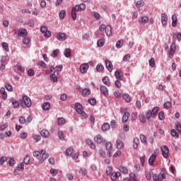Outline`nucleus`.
<instances>
[{
  "label": "nucleus",
  "instance_id": "1",
  "mask_svg": "<svg viewBox=\"0 0 181 181\" xmlns=\"http://www.w3.org/2000/svg\"><path fill=\"white\" fill-rule=\"evenodd\" d=\"M33 157L38 159L40 163H43L49 158V154L46 153L45 150H41V151H34Z\"/></svg>",
  "mask_w": 181,
  "mask_h": 181
},
{
  "label": "nucleus",
  "instance_id": "2",
  "mask_svg": "<svg viewBox=\"0 0 181 181\" xmlns=\"http://www.w3.org/2000/svg\"><path fill=\"white\" fill-rule=\"evenodd\" d=\"M20 105L22 108H25V107L29 108V107L32 106V101L30 100V98H29V96L23 95L22 99L20 100Z\"/></svg>",
  "mask_w": 181,
  "mask_h": 181
},
{
  "label": "nucleus",
  "instance_id": "3",
  "mask_svg": "<svg viewBox=\"0 0 181 181\" xmlns=\"http://www.w3.org/2000/svg\"><path fill=\"white\" fill-rule=\"evenodd\" d=\"M158 155H159V149L156 148L148 159V163L151 165V166H152V165H153L155 163V160H156Z\"/></svg>",
  "mask_w": 181,
  "mask_h": 181
},
{
  "label": "nucleus",
  "instance_id": "4",
  "mask_svg": "<svg viewBox=\"0 0 181 181\" xmlns=\"http://www.w3.org/2000/svg\"><path fill=\"white\" fill-rule=\"evenodd\" d=\"M160 150L162 152V156L165 158V159H168L169 158V148L166 146H163L160 147Z\"/></svg>",
  "mask_w": 181,
  "mask_h": 181
},
{
  "label": "nucleus",
  "instance_id": "5",
  "mask_svg": "<svg viewBox=\"0 0 181 181\" xmlns=\"http://www.w3.org/2000/svg\"><path fill=\"white\" fill-rule=\"evenodd\" d=\"M62 70H63V65H59L55 67H51L49 69L50 73H53V71H55V74H59V73H60Z\"/></svg>",
  "mask_w": 181,
  "mask_h": 181
},
{
  "label": "nucleus",
  "instance_id": "6",
  "mask_svg": "<svg viewBox=\"0 0 181 181\" xmlns=\"http://www.w3.org/2000/svg\"><path fill=\"white\" fill-rule=\"evenodd\" d=\"M57 39L59 42H64L67 39V35L64 33H59L57 35Z\"/></svg>",
  "mask_w": 181,
  "mask_h": 181
},
{
  "label": "nucleus",
  "instance_id": "7",
  "mask_svg": "<svg viewBox=\"0 0 181 181\" xmlns=\"http://www.w3.org/2000/svg\"><path fill=\"white\" fill-rule=\"evenodd\" d=\"M90 67V66L88 65V64L85 63V64H82L80 66V71L81 73H82V74H86V73H87V71L88 70V68Z\"/></svg>",
  "mask_w": 181,
  "mask_h": 181
},
{
  "label": "nucleus",
  "instance_id": "8",
  "mask_svg": "<svg viewBox=\"0 0 181 181\" xmlns=\"http://www.w3.org/2000/svg\"><path fill=\"white\" fill-rule=\"evenodd\" d=\"M17 35L19 37H26L28 36V30L25 28H21L18 30Z\"/></svg>",
  "mask_w": 181,
  "mask_h": 181
},
{
  "label": "nucleus",
  "instance_id": "9",
  "mask_svg": "<svg viewBox=\"0 0 181 181\" xmlns=\"http://www.w3.org/2000/svg\"><path fill=\"white\" fill-rule=\"evenodd\" d=\"M149 22V18L146 16H142L139 18V23L145 25Z\"/></svg>",
  "mask_w": 181,
  "mask_h": 181
},
{
  "label": "nucleus",
  "instance_id": "10",
  "mask_svg": "<svg viewBox=\"0 0 181 181\" xmlns=\"http://www.w3.org/2000/svg\"><path fill=\"white\" fill-rule=\"evenodd\" d=\"M161 23L163 26L168 25V15L165 13H161Z\"/></svg>",
  "mask_w": 181,
  "mask_h": 181
},
{
  "label": "nucleus",
  "instance_id": "11",
  "mask_svg": "<svg viewBox=\"0 0 181 181\" xmlns=\"http://www.w3.org/2000/svg\"><path fill=\"white\" fill-rule=\"evenodd\" d=\"M170 57H173L175 56V52H176V44L172 43L170 48Z\"/></svg>",
  "mask_w": 181,
  "mask_h": 181
},
{
  "label": "nucleus",
  "instance_id": "12",
  "mask_svg": "<svg viewBox=\"0 0 181 181\" xmlns=\"http://www.w3.org/2000/svg\"><path fill=\"white\" fill-rule=\"evenodd\" d=\"M74 8L78 12L81 11H85L86 10V5L84 4H81L80 5H76Z\"/></svg>",
  "mask_w": 181,
  "mask_h": 181
},
{
  "label": "nucleus",
  "instance_id": "13",
  "mask_svg": "<svg viewBox=\"0 0 181 181\" xmlns=\"http://www.w3.org/2000/svg\"><path fill=\"white\" fill-rule=\"evenodd\" d=\"M100 93L105 95V97H108V88L105 87V86H100Z\"/></svg>",
  "mask_w": 181,
  "mask_h": 181
},
{
  "label": "nucleus",
  "instance_id": "14",
  "mask_svg": "<svg viewBox=\"0 0 181 181\" xmlns=\"http://www.w3.org/2000/svg\"><path fill=\"white\" fill-rule=\"evenodd\" d=\"M95 142L98 144H103L104 142V138L101 134H98L95 138Z\"/></svg>",
  "mask_w": 181,
  "mask_h": 181
},
{
  "label": "nucleus",
  "instance_id": "15",
  "mask_svg": "<svg viewBox=\"0 0 181 181\" xmlns=\"http://www.w3.org/2000/svg\"><path fill=\"white\" fill-rule=\"evenodd\" d=\"M105 30L107 36H112V27L111 25H107Z\"/></svg>",
  "mask_w": 181,
  "mask_h": 181
},
{
  "label": "nucleus",
  "instance_id": "16",
  "mask_svg": "<svg viewBox=\"0 0 181 181\" xmlns=\"http://www.w3.org/2000/svg\"><path fill=\"white\" fill-rule=\"evenodd\" d=\"M49 78L52 83H57V74H56V71H54L50 76Z\"/></svg>",
  "mask_w": 181,
  "mask_h": 181
},
{
  "label": "nucleus",
  "instance_id": "17",
  "mask_svg": "<svg viewBox=\"0 0 181 181\" xmlns=\"http://www.w3.org/2000/svg\"><path fill=\"white\" fill-rule=\"evenodd\" d=\"M105 62L106 68L107 69L108 71L111 73V71H112V63H111L108 59H105Z\"/></svg>",
  "mask_w": 181,
  "mask_h": 181
},
{
  "label": "nucleus",
  "instance_id": "18",
  "mask_svg": "<svg viewBox=\"0 0 181 181\" xmlns=\"http://www.w3.org/2000/svg\"><path fill=\"white\" fill-rule=\"evenodd\" d=\"M40 135L42 138H49L50 136V132L46 129H42L40 132Z\"/></svg>",
  "mask_w": 181,
  "mask_h": 181
},
{
  "label": "nucleus",
  "instance_id": "19",
  "mask_svg": "<svg viewBox=\"0 0 181 181\" xmlns=\"http://www.w3.org/2000/svg\"><path fill=\"white\" fill-rule=\"evenodd\" d=\"M11 103L13 108H19V105H20L21 103H19V101L16 100V99L12 98L11 100Z\"/></svg>",
  "mask_w": 181,
  "mask_h": 181
},
{
  "label": "nucleus",
  "instance_id": "20",
  "mask_svg": "<svg viewBox=\"0 0 181 181\" xmlns=\"http://www.w3.org/2000/svg\"><path fill=\"white\" fill-rule=\"evenodd\" d=\"M75 108L78 114H80L83 111V105L80 103L75 104Z\"/></svg>",
  "mask_w": 181,
  "mask_h": 181
},
{
  "label": "nucleus",
  "instance_id": "21",
  "mask_svg": "<svg viewBox=\"0 0 181 181\" xmlns=\"http://www.w3.org/2000/svg\"><path fill=\"white\" fill-rule=\"evenodd\" d=\"M116 145H117V149H122V148H124V141L118 139L116 141Z\"/></svg>",
  "mask_w": 181,
  "mask_h": 181
},
{
  "label": "nucleus",
  "instance_id": "22",
  "mask_svg": "<svg viewBox=\"0 0 181 181\" xmlns=\"http://www.w3.org/2000/svg\"><path fill=\"white\" fill-rule=\"evenodd\" d=\"M121 176V173L119 172L112 173L111 174V180L112 181H115L116 179H118Z\"/></svg>",
  "mask_w": 181,
  "mask_h": 181
},
{
  "label": "nucleus",
  "instance_id": "23",
  "mask_svg": "<svg viewBox=\"0 0 181 181\" xmlns=\"http://www.w3.org/2000/svg\"><path fill=\"white\" fill-rule=\"evenodd\" d=\"M129 118V112H124L123 117H122V122L123 124H125L128 121V119Z\"/></svg>",
  "mask_w": 181,
  "mask_h": 181
},
{
  "label": "nucleus",
  "instance_id": "24",
  "mask_svg": "<svg viewBox=\"0 0 181 181\" xmlns=\"http://www.w3.org/2000/svg\"><path fill=\"white\" fill-rule=\"evenodd\" d=\"M139 144H140L139 139L138 137H135L133 141V148L134 149H136Z\"/></svg>",
  "mask_w": 181,
  "mask_h": 181
},
{
  "label": "nucleus",
  "instance_id": "25",
  "mask_svg": "<svg viewBox=\"0 0 181 181\" xmlns=\"http://www.w3.org/2000/svg\"><path fill=\"white\" fill-rule=\"evenodd\" d=\"M91 16H93V18H95V19H97V21L101 18V15L100 14V13L96 11H92Z\"/></svg>",
  "mask_w": 181,
  "mask_h": 181
},
{
  "label": "nucleus",
  "instance_id": "26",
  "mask_svg": "<svg viewBox=\"0 0 181 181\" xmlns=\"http://www.w3.org/2000/svg\"><path fill=\"white\" fill-rule=\"evenodd\" d=\"M90 94H91V90H90V88H84L82 90L83 97H86V95H90Z\"/></svg>",
  "mask_w": 181,
  "mask_h": 181
},
{
  "label": "nucleus",
  "instance_id": "27",
  "mask_svg": "<svg viewBox=\"0 0 181 181\" xmlns=\"http://www.w3.org/2000/svg\"><path fill=\"white\" fill-rule=\"evenodd\" d=\"M115 76L116 78H118L119 80H122L123 74L122 71H116Z\"/></svg>",
  "mask_w": 181,
  "mask_h": 181
},
{
  "label": "nucleus",
  "instance_id": "28",
  "mask_svg": "<svg viewBox=\"0 0 181 181\" xmlns=\"http://www.w3.org/2000/svg\"><path fill=\"white\" fill-rule=\"evenodd\" d=\"M98 47H103V46H104V45H105V39L104 38H101L100 39L98 42Z\"/></svg>",
  "mask_w": 181,
  "mask_h": 181
},
{
  "label": "nucleus",
  "instance_id": "29",
  "mask_svg": "<svg viewBox=\"0 0 181 181\" xmlns=\"http://www.w3.org/2000/svg\"><path fill=\"white\" fill-rule=\"evenodd\" d=\"M42 107V110H44L45 111H47L50 110V103H49V102L44 103Z\"/></svg>",
  "mask_w": 181,
  "mask_h": 181
},
{
  "label": "nucleus",
  "instance_id": "30",
  "mask_svg": "<svg viewBox=\"0 0 181 181\" xmlns=\"http://www.w3.org/2000/svg\"><path fill=\"white\" fill-rule=\"evenodd\" d=\"M102 81L103 83V84H105V86H107V87H110V78H108V76H105L103 79Z\"/></svg>",
  "mask_w": 181,
  "mask_h": 181
},
{
  "label": "nucleus",
  "instance_id": "31",
  "mask_svg": "<svg viewBox=\"0 0 181 181\" xmlns=\"http://www.w3.org/2000/svg\"><path fill=\"white\" fill-rule=\"evenodd\" d=\"M123 98H124L125 103L131 102V96L128 93H124L123 95Z\"/></svg>",
  "mask_w": 181,
  "mask_h": 181
},
{
  "label": "nucleus",
  "instance_id": "32",
  "mask_svg": "<svg viewBox=\"0 0 181 181\" xmlns=\"http://www.w3.org/2000/svg\"><path fill=\"white\" fill-rule=\"evenodd\" d=\"M110 127V124L105 123L102 125V131H109Z\"/></svg>",
  "mask_w": 181,
  "mask_h": 181
},
{
  "label": "nucleus",
  "instance_id": "33",
  "mask_svg": "<svg viewBox=\"0 0 181 181\" xmlns=\"http://www.w3.org/2000/svg\"><path fill=\"white\" fill-rule=\"evenodd\" d=\"M77 11H76V9L74 8V7L72 8V11H71V16H72V19L74 21H76V19H77Z\"/></svg>",
  "mask_w": 181,
  "mask_h": 181
},
{
  "label": "nucleus",
  "instance_id": "34",
  "mask_svg": "<svg viewBox=\"0 0 181 181\" xmlns=\"http://www.w3.org/2000/svg\"><path fill=\"white\" fill-rule=\"evenodd\" d=\"M158 111H159V107H155L152 109L151 113L153 114V117L158 115Z\"/></svg>",
  "mask_w": 181,
  "mask_h": 181
},
{
  "label": "nucleus",
  "instance_id": "35",
  "mask_svg": "<svg viewBox=\"0 0 181 181\" xmlns=\"http://www.w3.org/2000/svg\"><path fill=\"white\" fill-rule=\"evenodd\" d=\"M122 45H124V40H119L116 43L117 49H121V47H122Z\"/></svg>",
  "mask_w": 181,
  "mask_h": 181
},
{
  "label": "nucleus",
  "instance_id": "36",
  "mask_svg": "<svg viewBox=\"0 0 181 181\" xmlns=\"http://www.w3.org/2000/svg\"><path fill=\"white\" fill-rule=\"evenodd\" d=\"M30 43V38L29 37H25L23 40V44L25 45V46H28Z\"/></svg>",
  "mask_w": 181,
  "mask_h": 181
},
{
  "label": "nucleus",
  "instance_id": "37",
  "mask_svg": "<svg viewBox=\"0 0 181 181\" xmlns=\"http://www.w3.org/2000/svg\"><path fill=\"white\" fill-rule=\"evenodd\" d=\"M96 70L98 73H101L104 70V66L101 64L96 66Z\"/></svg>",
  "mask_w": 181,
  "mask_h": 181
},
{
  "label": "nucleus",
  "instance_id": "38",
  "mask_svg": "<svg viewBox=\"0 0 181 181\" xmlns=\"http://www.w3.org/2000/svg\"><path fill=\"white\" fill-rule=\"evenodd\" d=\"M32 136L33 139L35 141V142H39V141L42 139V137L39 134H33Z\"/></svg>",
  "mask_w": 181,
  "mask_h": 181
},
{
  "label": "nucleus",
  "instance_id": "39",
  "mask_svg": "<svg viewBox=\"0 0 181 181\" xmlns=\"http://www.w3.org/2000/svg\"><path fill=\"white\" fill-rule=\"evenodd\" d=\"M144 5H145V3L144 2V1L140 0L136 2V8H142V6H144Z\"/></svg>",
  "mask_w": 181,
  "mask_h": 181
},
{
  "label": "nucleus",
  "instance_id": "40",
  "mask_svg": "<svg viewBox=\"0 0 181 181\" xmlns=\"http://www.w3.org/2000/svg\"><path fill=\"white\" fill-rule=\"evenodd\" d=\"M64 54L65 57H70L71 56L70 49L69 48H66L64 49Z\"/></svg>",
  "mask_w": 181,
  "mask_h": 181
},
{
  "label": "nucleus",
  "instance_id": "41",
  "mask_svg": "<svg viewBox=\"0 0 181 181\" xmlns=\"http://www.w3.org/2000/svg\"><path fill=\"white\" fill-rule=\"evenodd\" d=\"M64 124H66V119H64V118H58V125H64Z\"/></svg>",
  "mask_w": 181,
  "mask_h": 181
},
{
  "label": "nucleus",
  "instance_id": "42",
  "mask_svg": "<svg viewBox=\"0 0 181 181\" xmlns=\"http://www.w3.org/2000/svg\"><path fill=\"white\" fill-rule=\"evenodd\" d=\"M173 38L174 39H177V40L179 42H180L181 41V33H174L173 34Z\"/></svg>",
  "mask_w": 181,
  "mask_h": 181
},
{
  "label": "nucleus",
  "instance_id": "43",
  "mask_svg": "<svg viewBox=\"0 0 181 181\" xmlns=\"http://www.w3.org/2000/svg\"><path fill=\"white\" fill-rule=\"evenodd\" d=\"M119 171L122 172V173H124V175H127L128 173V169L124 166H121L119 168Z\"/></svg>",
  "mask_w": 181,
  "mask_h": 181
},
{
  "label": "nucleus",
  "instance_id": "44",
  "mask_svg": "<svg viewBox=\"0 0 181 181\" xmlns=\"http://www.w3.org/2000/svg\"><path fill=\"white\" fill-rule=\"evenodd\" d=\"M24 169H25V164H23V163H21L17 167V170H19L20 172L23 171Z\"/></svg>",
  "mask_w": 181,
  "mask_h": 181
},
{
  "label": "nucleus",
  "instance_id": "45",
  "mask_svg": "<svg viewBox=\"0 0 181 181\" xmlns=\"http://www.w3.org/2000/svg\"><path fill=\"white\" fill-rule=\"evenodd\" d=\"M50 173H51L52 176H56L57 175H58L59 170H56L54 168H51Z\"/></svg>",
  "mask_w": 181,
  "mask_h": 181
},
{
  "label": "nucleus",
  "instance_id": "46",
  "mask_svg": "<svg viewBox=\"0 0 181 181\" xmlns=\"http://www.w3.org/2000/svg\"><path fill=\"white\" fill-rule=\"evenodd\" d=\"M163 107H164V108H165V110H169V108H170V107H172V103L169 101L165 102L163 104Z\"/></svg>",
  "mask_w": 181,
  "mask_h": 181
},
{
  "label": "nucleus",
  "instance_id": "47",
  "mask_svg": "<svg viewBox=\"0 0 181 181\" xmlns=\"http://www.w3.org/2000/svg\"><path fill=\"white\" fill-rule=\"evenodd\" d=\"M79 173H81V175H82L83 176H86V175H87V169L84 168H80Z\"/></svg>",
  "mask_w": 181,
  "mask_h": 181
},
{
  "label": "nucleus",
  "instance_id": "48",
  "mask_svg": "<svg viewBox=\"0 0 181 181\" xmlns=\"http://www.w3.org/2000/svg\"><path fill=\"white\" fill-rule=\"evenodd\" d=\"M139 118L141 122H142V124H145V122H146V119H145V115H144L143 114L139 115Z\"/></svg>",
  "mask_w": 181,
  "mask_h": 181
},
{
  "label": "nucleus",
  "instance_id": "49",
  "mask_svg": "<svg viewBox=\"0 0 181 181\" xmlns=\"http://www.w3.org/2000/svg\"><path fill=\"white\" fill-rule=\"evenodd\" d=\"M1 46L3 49H4V50H6V52H9V45L6 42H3L1 44Z\"/></svg>",
  "mask_w": 181,
  "mask_h": 181
},
{
  "label": "nucleus",
  "instance_id": "50",
  "mask_svg": "<svg viewBox=\"0 0 181 181\" xmlns=\"http://www.w3.org/2000/svg\"><path fill=\"white\" fill-rule=\"evenodd\" d=\"M170 134L173 136H175L176 138H179V133L176 132L175 129H172L170 131Z\"/></svg>",
  "mask_w": 181,
  "mask_h": 181
},
{
  "label": "nucleus",
  "instance_id": "51",
  "mask_svg": "<svg viewBox=\"0 0 181 181\" xmlns=\"http://www.w3.org/2000/svg\"><path fill=\"white\" fill-rule=\"evenodd\" d=\"M146 156L145 155H143L141 157H140V162L141 166H145V158Z\"/></svg>",
  "mask_w": 181,
  "mask_h": 181
},
{
  "label": "nucleus",
  "instance_id": "52",
  "mask_svg": "<svg viewBox=\"0 0 181 181\" xmlns=\"http://www.w3.org/2000/svg\"><path fill=\"white\" fill-rule=\"evenodd\" d=\"M23 163H24L25 165H29V164L30 163V158L28 157V156H26L24 158Z\"/></svg>",
  "mask_w": 181,
  "mask_h": 181
},
{
  "label": "nucleus",
  "instance_id": "53",
  "mask_svg": "<svg viewBox=\"0 0 181 181\" xmlns=\"http://www.w3.org/2000/svg\"><path fill=\"white\" fill-rule=\"evenodd\" d=\"M140 139L142 144H146V137L144 134L140 135Z\"/></svg>",
  "mask_w": 181,
  "mask_h": 181
},
{
  "label": "nucleus",
  "instance_id": "54",
  "mask_svg": "<svg viewBox=\"0 0 181 181\" xmlns=\"http://www.w3.org/2000/svg\"><path fill=\"white\" fill-rule=\"evenodd\" d=\"M5 88H6V90H8V91H13V88L12 87V86L9 83H6Z\"/></svg>",
  "mask_w": 181,
  "mask_h": 181
},
{
  "label": "nucleus",
  "instance_id": "55",
  "mask_svg": "<svg viewBox=\"0 0 181 181\" xmlns=\"http://www.w3.org/2000/svg\"><path fill=\"white\" fill-rule=\"evenodd\" d=\"M158 118L160 121H163V119H165V112H160L158 114Z\"/></svg>",
  "mask_w": 181,
  "mask_h": 181
},
{
  "label": "nucleus",
  "instance_id": "56",
  "mask_svg": "<svg viewBox=\"0 0 181 181\" xmlns=\"http://www.w3.org/2000/svg\"><path fill=\"white\" fill-rule=\"evenodd\" d=\"M88 103L89 104H90V105H95L97 100H95V98H91L88 100Z\"/></svg>",
  "mask_w": 181,
  "mask_h": 181
},
{
  "label": "nucleus",
  "instance_id": "57",
  "mask_svg": "<svg viewBox=\"0 0 181 181\" xmlns=\"http://www.w3.org/2000/svg\"><path fill=\"white\" fill-rule=\"evenodd\" d=\"M66 13V11L64 10H62L60 11L59 16L60 19H64V15Z\"/></svg>",
  "mask_w": 181,
  "mask_h": 181
},
{
  "label": "nucleus",
  "instance_id": "58",
  "mask_svg": "<svg viewBox=\"0 0 181 181\" xmlns=\"http://www.w3.org/2000/svg\"><path fill=\"white\" fill-rule=\"evenodd\" d=\"M106 173L107 175H111V173H112V167H107L106 168Z\"/></svg>",
  "mask_w": 181,
  "mask_h": 181
},
{
  "label": "nucleus",
  "instance_id": "59",
  "mask_svg": "<svg viewBox=\"0 0 181 181\" xmlns=\"http://www.w3.org/2000/svg\"><path fill=\"white\" fill-rule=\"evenodd\" d=\"M149 66H151V67H155V59L154 58H151L149 60Z\"/></svg>",
  "mask_w": 181,
  "mask_h": 181
},
{
  "label": "nucleus",
  "instance_id": "60",
  "mask_svg": "<svg viewBox=\"0 0 181 181\" xmlns=\"http://www.w3.org/2000/svg\"><path fill=\"white\" fill-rule=\"evenodd\" d=\"M175 128H176V129H177V131L178 132H181V124H180V123H179V122H177L176 124H175Z\"/></svg>",
  "mask_w": 181,
  "mask_h": 181
},
{
  "label": "nucleus",
  "instance_id": "61",
  "mask_svg": "<svg viewBox=\"0 0 181 181\" xmlns=\"http://www.w3.org/2000/svg\"><path fill=\"white\" fill-rule=\"evenodd\" d=\"M106 149L107 151H111V149H112V145L110 142L106 143Z\"/></svg>",
  "mask_w": 181,
  "mask_h": 181
},
{
  "label": "nucleus",
  "instance_id": "62",
  "mask_svg": "<svg viewBox=\"0 0 181 181\" xmlns=\"http://www.w3.org/2000/svg\"><path fill=\"white\" fill-rule=\"evenodd\" d=\"M165 177H166V176L165 175V174H163V173L158 174V181H162V180H163V179H165Z\"/></svg>",
  "mask_w": 181,
  "mask_h": 181
},
{
  "label": "nucleus",
  "instance_id": "63",
  "mask_svg": "<svg viewBox=\"0 0 181 181\" xmlns=\"http://www.w3.org/2000/svg\"><path fill=\"white\" fill-rule=\"evenodd\" d=\"M73 153V148H68L66 151V154L68 156L71 155Z\"/></svg>",
  "mask_w": 181,
  "mask_h": 181
},
{
  "label": "nucleus",
  "instance_id": "64",
  "mask_svg": "<svg viewBox=\"0 0 181 181\" xmlns=\"http://www.w3.org/2000/svg\"><path fill=\"white\" fill-rule=\"evenodd\" d=\"M27 74L32 77V76H35V71H33V69H30L28 71Z\"/></svg>",
  "mask_w": 181,
  "mask_h": 181
}]
</instances>
